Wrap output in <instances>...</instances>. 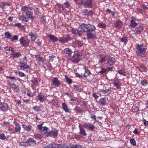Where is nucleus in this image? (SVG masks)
Wrapping results in <instances>:
<instances>
[{"label": "nucleus", "mask_w": 148, "mask_h": 148, "mask_svg": "<svg viewBox=\"0 0 148 148\" xmlns=\"http://www.w3.org/2000/svg\"><path fill=\"white\" fill-rule=\"evenodd\" d=\"M79 27L83 32H86V33L90 32H93L96 29L94 25L90 24L82 23L80 25Z\"/></svg>", "instance_id": "1"}, {"label": "nucleus", "mask_w": 148, "mask_h": 148, "mask_svg": "<svg viewBox=\"0 0 148 148\" xmlns=\"http://www.w3.org/2000/svg\"><path fill=\"white\" fill-rule=\"evenodd\" d=\"M94 0H78V4L85 8H92Z\"/></svg>", "instance_id": "2"}, {"label": "nucleus", "mask_w": 148, "mask_h": 148, "mask_svg": "<svg viewBox=\"0 0 148 148\" xmlns=\"http://www.w3.org/2000/svg\"><path fill=\"white\" fill-rule=\"evenodd\" d=\"M146 49V47L144 45H137L136 48L137 50L136 52L137 56L140 57L143 55L145 52Z\"/></svg>", "instance_id": "3"}, {"label": "nucleus", "mask_w": 148, "mask_h": 148, "mask_svg": "<svg viewBox=\"0 0 148 148\" xmlns=\"http://www.w3.org/2000/svg\"><path fill=\"white\" fill-rule=\"evenodd\" d=\"M82 55L80 52H78L77 53H75L73 56L70 58V60L72 62L77 63L80 60L79 56H81Z\"/></svg>", "instance_id": "4"}, {"label": "nucleus", "mask_w": 148, "mask_h": 148, "mask_svg": "<svg viewBox=\"0 0 148 148\" xmlns=\"http://www.w3.org/2000/svg\"><path fill=\"white\" fill-rule=\"evenodd\" d=\"M107 60L106 64L108 66L113 65L116 62L114 58L109 56H107Z\"/></svg>", "instance_id": "5"}, {"label": "nucleus", "mask_w": 148, "mask_h": 148, "mask_svg": "<svg viewBox=\"0 0 148 148\" xmlns=\"http://www.w3.org/2000/svg\"><path fill=\"white\" fill-rule=\"evenodd\" d=\"M58 131L55 129L52 130L51 131L48 132L47 134L46 135V136L47 137L51 136L55 137L58 136Z\"/></svg>", "instance_id": "6"}, {"label": "nucleus", "mask_w": 148, "mask_h": 148, "mask_svg": "<svg viewBox=\"0 0 148 148\" xmlns=\"http://www.w3.org/2000/svg\"><path fill=\"white\" fill-rule=\"evenodd\" d=\"M71 31L72 33L79 36L82 35L83 32L82 29L81 30H79L77 29L73 28L72 29Z\"/></svg>", "instance_id": "7"}, {"label": "nucleus", "mask_w": 148, "mask_h": 148, "mask_svg": "<svg viewBox=\"0 0 148 148\" xmlns=\"http://www.w3.org/2000/svg\"><path fill=\"white\" fill-rule=\"evenodd\" d=\"M37 127L39 130L44 132V134L46 135L47 134V131L49 129L48 127L45 126H41V125H38Z\"/></svg>", "instance_id": "8"}, {"label": "nucleus", "mask_w": 148, "mask_h": 148, "mask_svg": "<svg viewBox=\"0 0 148 148\" xmlns=\"http://www.w3.org/2000/svg\"><path fill=\"white\" fill-rule=\"evenodd\" d=\"M20 43L23 46H25L28 45L29 43V41L28 40H25L23 37H21L19 40Z\"/></svg>", "instance_id": "9"}, {"label": "nucleus", "mask_w": 148, "mask_h": 148, "mask_svg": "<svg viewBox=\"0 0 148 148\" xmlns=\"http://www.w3.org/2000/svg\"><path fill=\"white\" fill-rule=\"evenodd\" d=\"M8 104L5 102L1 103H0V109L4 111H7L8 109Z\"/></svg>", "instance_id": "10"}, {"label": "nucleus", "mask_w": 148, "mask_h": 148, "mask_svg": "<svg viewBox=\"0 0 148 148\" xmlns=\"http://www.w3.org/2000/svg\"><path fill=\"white\" fill-rule=\"evenodd\" d=\"M52 85L58 87L60 85V83L57 78L54 77L52 81Z\"/></svg>", "instance_id": "11"}, {"label": "nucleus", "mask_w": 148, "mask_h": 148, "mask_svg": "<svg viewBox=\"0 0 148 148\" xmlns=\"http://www.w3.org/2000/svg\"><path fill=\"white\" fill-rule=\"evenodd\" d=\"M79 127L80 130V134L82 135L83 136H86L87 135V134L86 133L84 128L83 127L82 125L80 124H79Z\"/></svg>", "instance_id": "12"}, {"label": "nucleus", "mask_w": 148, "mask_h": 148, "mask_svg": "<svg viewBox=\"0 0 148 148\" xmlns=\"http://www.w3.org/2000/svg\"><path fill=\"white\" fill-rule=\"evenodd\" d=\"M33 13L27 10L25 13V15L29 19H31L32 20L35 18V16L33 15Z\"/></svg>", "instance_id": "13"}, {"label": "nucleus", "mask_w": 148, "mask_h": 148, "mask_svg": "<svg viewBox=\"0 0 148 148\" xmlns=\"http://www.w3.org/2000/svg\"><path fill=\"white\" fill-rule=\"evenodd\" d=\"M99 63H103L105 62L107 59V56L104 55H100Z\"/></svg>", "instance_id": "14"}, {"label": "nucleus", "mask_w": 148, "mask_h": 148, "mask_svg": "<svg viewBox=\"0 0 148 148\" xmlns=\"http://www.w3.org/2000/svg\"><path fill=\"white\" fill-rule=\"evenodd\" d=\"M20 64L21 65L20 66V67L21 70L24 69H30L31 68L28 65H27L26 63L20 62Z\"/></svg>", "instance_id": "15"}, {"label": "nucleus", "mask_w": 148, "mask_h": 148, "mask_svg": "<svg viewBox=\"0 0 148 148\" xmlns=\"http://www.w3.org/2000/svg\"><path fill=\"white\" fill-rule=\"evenodd\" d=\"M92 32H89L86 33V35L88 39H93L96 37V35L95 33H92Z\"/></svg>", "instance_id": "16"}, {"label": "nucleus", "mask_w": 148, "mask_h": 148, "mask_svg": "<svg viewBox=\"0 0 148 148\" xmlns=\"http://www.w3.org/2000/svg\"><path fill=\"white\" fill-rule=\"evenodd\" d=\"M28 144H30V143H32V145L35 146L37 144L36 141L32 138H29L27 140V142Z\"/></svg>", "instance_id": "17"}, {"label": "nucleus", "mask_w": 148, "mask_h": 148, "mask_svg": "<svg viewBox=\"0 0 148 148\" xmlns=\"http://www.w3.org/2000/svg\"><path fill=\"white\" fill-rule=\"evenodd\" d=\"M13 123L15 124L16 127L15 129V131L16 132H19L21 130V127L20 125L18 123L16 120H14L13 121Z\"/></svg>", "instance_id": "18"}, {"label": "nucleus", "mask_w": 148, "mask_h": 148, "mask_svg": "<svg viewBox=\"0 0 148 148\" xmlns=\"http://www.w3.org/2000/svg\"><path fill=\"white\" fill-rule=\"evenodd\" d=\"M38 98L40 101H43L46 100V97L43 94H39L38 95Z\"/></svg>", "instance_id": "19"}, {"label": "nucleus", "mask_w": 148, "mask_h": 148, "mask_svg": "<svg viewBox=\"0 0 148 148\" xmlns=\"http://www.w3.org/2000/svg\"><path fill=\"white\" fill-rule=\"evenodd\" d=\"M35 58L36 60L38 62H42L44 60V58L40 56V55H36Z\"/></svg>", "instance_id": "20"}, {"label": "nucleus", "mask_w": 148, "mask_h": 148, "mask_svg": "<svg viewBox=\"0 0 148 148\" xmlns=\"http://www.w3.org/2000/svg\"><path fill=\"white\" fill-rule=\"evenodd\" d=\"M62 108L66 112H69V110L68 108V106L65 103H62Z\"/></svg>", "instance_id": "21"}, {"label": "nucleus", "mask_w": 148, "mask_h": 148, "mask_svg": "<svg viewBox=\"0 0 148 148\" xmlns=\"http://www.w3.org/2000/svg\"><path fill=\"white\" fill-rule=\"evenodd\" d=\"M48 37L53 42L57 41L58 40V38L53 35L50 34L48 36Z\"/></svg>", "instance_id": "22"}, {"label": "nucleus", "mask_w": 148, "mask_h": 148, "mask_svg": "<svg viewBox=\"0 0 148 148\" xmlns=\"http://www.w3.org/2000/svg\"><path fill=\"white\" fill-rule=\"evenodd\" d=\"M123 23L120 20L116 21L115 24V26L117 28H120L121 27Z\"/></svg>", "instance_id": "23"}, {"label": "nucleus", "mask_w": 148, "mask_h": 148, "mask_svg": "<svg viewBox=\"0 0 148 148\" xmlns=\"http://www.w3.org/2000/svg\"><path fill=\"white\" fill-rule=\"evenodd\" d=\"M22 127L23 128L24 130L27 132H30L32 130V126L30 125H28V126H25L24 125H22Z\"/></svg>", "instance_id": "24"}, {"label": "nucleus", "mask_w": 148, "mask_h": 148, "mask_svg": "<svg viewBox=\"0 0 148 148\" xmlns=\"http://www.w3.org/2000/svg\"><path fill=\"white\" fill-rule=\"evenodd\" d=\"M137 25V23L135 22V20H132L130 21V27L132 28H135Z\"/></svg>", "instance_id": "25"}, {"label": "nucleus", "mask_w": 148, "mask_h": 148, "mask_svg": "<svg viewBox=\"0 0 148 148\" xmlns=\"http://www.w3.org/2000/svg\"><path fill=\"white\" fill-rule=\"evenodd\" d=\"M64 51L65 53L68 54L69 56L71 55L73 53L71 50L69 48L65 49Z\"/></svg>", "instance_id": "26"}, {"label": "nucleus", "mask_w": 148, "mask_h": 148, "mask_svg": "<svg viewBox=\"0 0 148 148\" xmlns=\"http://www.w3.org/2000/svg\"><path fill=\"white\" fill-rule=\"evenodd\" d=\"M91 74V73L88 69H85V73L83 75L84 77H87L90 76Z\"/></svg>", "instance_id": "27"}, {"label": "nucleus", "mask_w": 148, "mask_h": 148, "mask_svg": "<svg viewBox=\"0 0 148 148\" xmlns=\"http://www.w3.org/2000/svg\"><path fill=\"white\" fill-rule=\"evenodd\" d=\"M30 36L31 40L33 41H34L36 38V34L33 32H31L29 34Z\"/></svg>", "instance_id": "28"}, {"label": "nucleus", "mask_w": 148, "mask_h": 148, "mask_svg": "<svg viewBox=\"0 0 148 148\" xmlns=\"http://www.w3.org/2000/svg\"><path fill=\"white\" fill-rule=\"evenodd\" d=\"M143 26L141 25L138 27L136 29V32L138 34H139L143 32Z\"/></svg>", "instance_id": "29"}, {"label": "nucleus", "mask_w": 148, "mask_h": 148, "mask_svg": "<svg viewBox=\"0 0 148 148\" xmlns=\"http://www.w3.org/2000/svg\"><path fill=\"white\" fill-rule=\"evenodd\" d=\"M99 102L101 105H104L106 104V100L104 98H101L99 100Z\"/></svg>", "instance_id": "30"}, {"label": "nucleus", "mask_w": 148, "mask_h": 148, "mask_svg": "<svg viewBox=\"0 0 148 148\" xmlns=\"http://www.w3.org/2000/svg\"><path fill=\"white\" fill-rule=\"evenodd\" d=\"M26 142L27 140L25 142H21L19 143V144L21 146H24L25 147L30 146L31 145V144H28V143Z\"/></svg>", "instance_id": "31"}, {"label": "nucleus", "mask_w": 148, "mask_h": 148, "mask_svg": "<svg viewBox=\"0 0 148 148\" xmlns=\"http://www.w3.org/2000/svg\"><path fill=\"white\" fill-rule=\"evenodd\" d=\"M74 111L76 113H81L82 112V110L79 107L76 106L74 109Z\"/></svg>", "instance_id": "32"}, {"label": "nucleus", "mask_w": 148, "mask_h": 148, "mask_svg": "<svg viewBox=\"0 0 148 148\" xmlns=\"http://www.w3.org/2000/svg\"><path fill=\"white\" fill-rule=\"evenodd\" d=\"M5 36L6 38L10 39L12 36L11 34L8 32H5Z\"/></svg>", "instance_id": "33"}, {"label": "nucleus", "mask_w": 148, "mask_h": 148, "mask_svg": "<svg viewBox=\"0 0 148 148\" xmlns=\"http://www.w3.org/2000/svg\"><path fill=\"white\" fill-rule=\"evenodd\" d=\"M12 54L14 59L16 58H18L21 56V53L18 52H16L15 53H12Z\"/></svg>", "instance_id": "34"}, {"label": "nucleus", "mask_w": 148, "mask_h": 148, "mask_svg": "<svg viewBox=\"0 0 148 148\" xmlns=\"http://www.w3.org/2000/svg\"><path fill=\"white\" fill-rule=\"evenodd\" d=\"M4 49L6 51H11L12 52H14V50L13 49V48L11 47L7 46L4 47Z\"/></svg>", "instance_id": "35"}, {"label": "nucleus", "mask_w": 148, "mask_h": 148, "mask_svg": "<svg viewBox=\"0 0 148 148\" xmlns=\"http://www.w3.org/2000/svg\"><path fill=\"white\" fill-rule=\"evenodd\" d=\"M34 138L35 139H38L40 140L42 138V135L37 133L34 134Z\"/></svg>", "instance_id": "36"}, {"label": "nucleus", "mask_w": 148, "mask_h": 148, "mask_svg": "<svg viewBox=\"0 0 148 148\" xmlns=\"http://www.w3.org/2000/svg\"><path fill=\"white\" fill-rule=\"evenodd\" d=\"M98 94L100 96L106 95V93L103 90H100L98 92Z\"/></svg>", "instance_id": "37"}, {"label": "nucleus", "mask_w": 148, "mask_h": 148, "mask_svg": "<svg viewBox=\"0 0 148 148\" xmlns=\"http://www.w3.org/2000/svg\"><path fill=\"white\" fill-rule=\"evenodd\" d=\"M73 88L74 90L80 92L81 91V90L79 88V86L77 85H74Z\"/></svg>", "instance_id": "38"}, {"label": "nucleus", "mask_w": 148, "mask_h": 148, "mask_svg": "<svg viewBox=\"0 0 148 148\" xmlns=\"http://www.w3.org/2000/svg\"><path fill=\"white\" fill-rule=\"evenodd\" d=\"M95 128V127L92 124H90L88 126V129L89 130H90L91 131H92L94 130V129Z\"/></svg>", "instance_id": "39"}, {"label": "nucleus", "mask_w": 148, "mask_h": 148, "mask_svg": "<svg viewBox=\"0 0 148 148\" xmlns=\"http://www.w3.org/2000/svg\"><path fill=\"white\" fill-rule=\"evenodd\" d=\"M73 43L77 45L78 46L80 47H81L82 45L81 42L78 40H76Z\"/></svg>", "instance_id": "40"}, {"label": "nucleus", "mask_w": 148, "mask_h": 148, "mask_svg": "<svg viewBox=\"0 0 148 148\" xmlns=\"http://www.w3.org/2000/svg\"><path fill=\"white\" fill-rule=\"evenodd\" d=\"M140 83L142 85L144 86H146L147 84V81L145 79L143 80Z\"/></svg>", "instance_id": "41"}, {"label": "nucleus", "mask_w": 148, "mask_h": 148, "mask_svg": "<svg viewBox=\"0 0 148 148\" xmlns=\"http://www.w3.org/2000/svg\"><path fill=\"white\" fill-rule=\"evenodd\" d=\"M104 91L106 93V94L107 95L110 94L112 92V90H111V88H110L107 90H104Z\"/></svg>", "instance_id": "42"}, {"label": "nucleus", "mask_w": 148, "mask_h": 148, "mask_svg": "<svg viewBox=\"0 0 148 148\" xmlns=\"http://www.w3.org/2000/svg\"><path fill=\"white\" fill-rule=\"evenodd\" d=\"M98 26L100 28H106V25L105 23H100L98 24Z\"/></svg>", "instance_id": "43"}, {"label": "nucleus", "mask_w": 148, "mask_h": 148, "mask_svg": "<svg viewBox=\"0 0 148 148\" xmlns=\"http://www.w3.org/2000/svg\"><path fill=\"white\" fill-rule=\"evenodd\" d=\"M121 41L122 42H124L125 44H126L127 42V38L125 36L123 37L121 39Z\"/></svg>", "instance_id": "44"}, {"label": "nucleus", "mask_w": 148, "mask_h": 148, "mask_svg": "<svg viewBox=\"0 0 148 148\" xmlns=\"http://www.w3.org/2000/svg\"><path fill=\"white\" fill-rule=\"evenodd\" d=\"M130 141L132 145L134 146L136 145V142L134 139L132 138V139H130Z\"/></svg>", "instance_id": "45"}, {"label": "nucleus", "mask_w": 148, "mask_h": 148, "mask_svg": "<svg viewBox=\"0 0 148 148\" xmlns=\"http://www.w3.org/2000/svg\"><path fill=\"white\" fill-rule=\"evenodd\" d=\"M65 78H66V82L69 84H70L72 83V81L71 79H70L67 77V76H65Z\"/></svg>", "instance_id": "46"}, {"label": "nucleus", "mask_w": 148, "mask_h": 148, "mask_svg": "<svg viewBox=\"0 0 148 148\" xmlns=\"http://www.w3.org/2000/svg\"><path fill=\"white\" fill-rule=\"evenodd\" d=\"M52 148H59L60 145L58 144H52Z\"/></svg>", "instance_id": "47"}, {"label": "nucleus", "mask_w": 148, "mask_h": 148, "mask_svg": "<svg viewBox=\"0 0 148 148\" xmlns=\"http://www.w3.org/2000/svg\"><path fill=\"white\" fill-rule=\"evenodd\" d=\"M10 87L13 89H15L16 88V86L14 83H12L9 84Z\"/></svg>", "instance_id": "48"}, {"label": "nucleus", "mask_w": 148, "mask_h": 148, "mask_svg": "<svg viewBox=\"0 0 148 148\" xmlns=\"http://www.w3.org/2000/svg\"><path fill=\"white\" fill-rule=\"evenodd\" d=\"M32 109L35 111L38 112L40 111V108L39 107L36 106L34 107Z\"/></svg>", "instance_id": "49"}, {"label": "nucleus", "mask_w": 148, "mask_h": 148, "mask_svg": "<svg viewBox=\"0 0 148 148\" xmlns=\"http://www.w3.org/2000/svg\"><path fill=\"white\" fill-rule=\"evenodd\" d=\"M18 36L14 35L12 38V39H11L12 41H13L14 40L17 41L18 40Z\"/></svg>", "instance_id": "50"}, {"label": "nucleus", "mask_w": 148, "mask_h": 148, "mask_svg": "<svg viewBox=\"0 0 148 148\" xmlns=\"http://www.w3.org/2000/svg\"><path fill=\"white\" fill-rule=\"evenodd\" d=\"M6 138V137L5 136V135L3 134H0V139L4 140Z\"/></svg>", "instance_id": "51"}, {"label": "nucleus", "mask_w": 148, "mask_h": 148, "mask_svg": "<svg viewBox=\"0 0 148 148\" xmlns=\"http://www.w3.org/2000/svg\"><path fill=\"white\" fill-rule=\"evenodd\" d=\"M34 13L35 15H38L39 14L40 12L38 8H36L34 10Z\"/></svg>", "instance_id": "52"}, {"label": "nucleus", "mask_w": 148, "mask_h": 148, "mask_svg": "<svg viewBox=\"0 0 148 148\" xmlns=\"http://www.w3.org/2000/svg\"><path fill=\"white\" fill-rule=\"evenodd\" d=\"M21 10L23 12H25L26 10H28V6H24L22 7Z\"/></svg>", "instance_id": "53"}, {"label": "nucleus", "mask_w": 148, "mask_h": 148, "mask_svg": "<svg viewBox=\"0 0 148 148\" xmlns=\"http://www.w3.org/2000/svg\"><path fill=\"white\" fill-rule=\"evenodd\" d=\"M118 72L120 74L122 75H124L125 74V71L124 70H119L118 71Z\"/></svg>", "instance_id": "54"}, {"label": "nucleus", "mask_w": 148, "mask_h": 148, "mask_svg": "<svg viewBox=\"0 0 148 148\" xmlns=\"http://www.w3.org/2000/svg\"><path fill=\"white\" fill-rule=\"evenodd\" d=\"M70 148H82L81 146L78 144L75 145L74 146L71 147Z\"/></svg>", "instance_id": "55"}, {"label": "nucleus", "mask_w": 148, "mask_h": 148, "mask_svg": "<svg viewBox=\"0 0 148 148\" xmlns=\"http://www.w3.org/2000/svg\"><path fill=\"white\" fill-rule=\"evenodd\" d=\"M93 14V12L92 10H89L87 14V15L88 16H92Z\"/></svg>", "instance_id": "56"}, {"label": "nucleus", "mask_w": 148, "mask_h": 148, "mask_svg": "<svg viewBox=\"0 0 148 148\" xmlns=\"http://www.w3.org/2000/svg\"><path fill=\"white\" fill-rule=\"evenodd\" d=\"M55 56H49V62H53V60L54 58H55Z\"/></svg>", "instance_id": "57"}, {"label": "nucleus", "mask_w": 148, "mask_h": 148, "mask_svg": "<svg viewBox=\"0 0 148 148\" xmlns=\"http://www.w3.org/2000/svg\"><path fill=\"white\" fill-rule=\"evenodd\" d=\"M114 86L116 87L117 88H119L120 86V83L116 82H114Z\"/></svg>", "instance_id": "58"}, {"label": "nucleus", "mask_w": 148, "mask_h": 148, "mask_svg": "<svg viewBox=\"0 0 148 148\" xmlns=\"http://www.w3.org/2000/svg\"><path fill=\"white\" fill-rule=\"evenodd\" d=\"M106 69L104 68H102L101 70L99 72V73H100L102 74H103L105 73L106 71Z\"/></svg>", "instance_id": "59"}, {"label": "nucleus", "mask_w": 148, "mask_h": 148, "mask_svg": "<svg viewBox=\"0 0 148 148\" xmlns=\"http://www.w3.org/2000/svg\"><path fill=\"white\" fill-rule=\"evenodd\" d=\"M59 42L62 43H64L66 42V41L65 40L64 38L63 39L60 38V39H59Z\"/></svg>", "instance_id": "60"}, {"label": "nucleus", "mask_w": 148, "mask_h": 148, "mask_svg": "<svg viewBox=\"0 0 148 148\" xmlns=\"http://www.w3.org/2000/svg\"><path fill=\"white\" fill-rule=\"evenodd\" d=\"M90 124V123H84L83 125H82L83 126V127L86 128L87 127H88V126Z\"/></svg>", "instance_id": "61"}, {"label": "nucleus", "mask_w": 148, "mask_h": 148, "mask_svg": "<svg viewBox=\"0 0 148 148\" xmlns=\"http://www.w3.org/2000/svg\"><path fill=\"white\" fill-rule=\"evenodd\" d=\"M106 11L112 14L113 16L114 15V13L112 11H111L110 10L107 9Z\"/></svg>", "instance_id": "62"}, {"label": "nucleus", "mask_w": 148, "mask_h": 148, "mask_svg": "<svg viewBox=\"0 0 148 148\" xmlns=\"http://www.w3.org/2000/svg\"><path fill=\"white\" fill-rule=\"evenodd\" d=\"M18 74L19 76L21 77H23L25 75L24 73L21 71H18Z\"/></svg>", "instance_id": "63"}, {"label": "nucleus", "mask_w": 148, "mask_h": 148, "mask_svg": "<svg viewBox=\"0 0 148 148\" xmlns=\"http://www.w3.org/2000/svg\"><path fill=\"white\" fill-rule=\"evenodd\" d=\"M64 40L65 41H66V42L70 40H71V38L70 37L68 36L66 38H64Z\"/></svg>", "instance_id": "64"}]
</instances>
